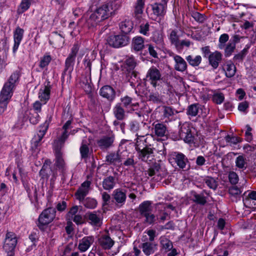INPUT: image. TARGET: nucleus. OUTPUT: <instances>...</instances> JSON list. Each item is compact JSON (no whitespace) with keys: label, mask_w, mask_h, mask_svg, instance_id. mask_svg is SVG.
<instances>
[{"label":"nucleus","mask_w":256,"mask_h":256,"mask_svg":"<svg viewBox=\"0 0 256 256\" xmlns=\"http://www.w3.org/2000/svg\"><path fill=\"white\" fill-rule=\"evenodd\" d=\"M120 7V4L117 0L107 2L96 8L91 14L88 22L92 26H96L100 22L110 17Z\"/></svg>","instance_id":"nucleus-1"},{"label":"nucleus","mask_w":256,"mask_h":256,"mask_svg":"<svg viewBox=\"0 0 256 256\" xmlns=\"http://www.w3.org/2000/svg\"><path fill=\"white\" fill-rule=\"evenodd\" d=\"M135 149L137 152L138 158L142 162L148 164L151 163L154 160V148L151 146L148 142L147 134H142L137 132L136 134Z\"/></svg>","instance_id":"nucleus-2"},{"label":"nucleus","mask_w":256,"mask_h":256,"mask_svg":"<svg viewBox=\"0 0 256 256\" xmlns=\"http://www.w3.org/2000/svg\"><path fill=\"white\" fill-rule=\"evenodd\" d=\"M126 140H122L116 152L108 153L106 157V162L108 164L112 166H119L122 160H125L128 156V152L124 146Z\"/></svg>","instance_id":"nucleus-3"},{"label":"nucleus","mask_w":256,"mask_h":256,"mask_svg":"<svg viewBox=\"0 0 256 256\" xmlns=\"http://www.w3.org/2000/svg\"><path fill=\"white\" fill-rule=\"evenodd\" d=\"M146 83H149L153 88L158 89L162 87L163 78L160 70L152 66L147 71L144 79Z\"/></svg>","instance_id":"nucleus-4"},{"label":"nucleus","mask_w":256,"mask_h":256,"mask_svg":"<svg viewBox=\"0 0 256 256\" xmlns=\"http://www.w3.org/2000/svg\"><path fill=\"white\" fill-rule=\"evenodd\" d=\"M56 210L52 208L44 210L40 214L38 218V226L42 230L48 226L56 218Z\"/></svg>","instance_id":"nucleus-5"},{"label":"nucleus","mask_w":256,"mask_h":256,"mask_svg":"<svg viewBox=\"0 0 256 256\" xmlns=\"http://www.w3.org/2000/svg\"><path fill=\"white\" fill-rule=\"evenodd\" d=\"M64 143L61 144L60 142H54V166L62 172L66 170V164L64 158V154L61 151Z\"/></svg>","instance_id":"nucleus-6"},{"label":"nucleus","mask_w":256,"mask_h":256,"mask_svg":"<svg viewBox=\"0 0 256 256\" xmlns=\"http://www.w3.org/2000/svg\"><path fill=\"white\" fill-rule=\"evenodd\" d=\"M80 46L78 44H74L71 48L70 52L65 60V66L62 75L68 74L70 76L74 70V66L76 54L79 50Z\"/></svg>","instance_id":"nucleus-7"},{"label":"nucleus","mask_w":256,"mask_h":256,"mask_svg":"<svg viewBox=\"0 0 256 256\" xmlns=\"http://www.w3.org/2000/svg\"><path fill=\"white\" fill-rule=\"evenodd\" d=\"M130 37L126 34L112 35L108 37V44L114 48H118L128 44Z\"/></svg>","instance_id":"nucleus-8"},{"label":"nucleus","mask_w":256,"mask_h":256,"mask_svg":"<svg viewBox=\"0 0 256 256\" xmlns=\"http://www.w3.org/2000/svg\"><path fill=\"white\" fill-rule=\"evenodd\" d=\"M168 161L172 166H176L182 169L186 168V163L188 162V160L184 154L176 152L170 154Z\"/></svg>","instance_id":"nucleus-9"},{"label":"nucleus","mask_w":256,"mask_h":256,"mask_svg":"<svg viewBox=\"0 0 256 256\" xmlns=\"http://www.w3.org/2000/svg\"><path fill=\"white\" fill-rule=\"evenodd\" d=\"M181 139L189 144H196V136L192 134L191 128L188 124H183L179 130Z\"/></svg>","instance_id":"nucleus-10"},{"label":"nucleus","mask_w":256,"mask_h":256,"mask_svg":"<svg viewBox=\"0 0 256 256\" xmlns=\"http://www.w3.org/2000/svg\"><path fill=\"white\" fill-rule=\"evenodd\" d=\"M51 118L52 117L50 116L48 118V120H46L45 122L40 126L38 132L35 134L32 138V144L35 146H38L41 142L44 136L45 135L48 129L49 124L51 121Z\"/></svg>","instance_id":"nucleus-11"},{"label":"nucleus","mask_w":256,"mask_h":256,"mask_svg":"<svg viewBox=\"0 0 256 256\" xmlns=\"http://www.w3.org/2000/svg\"><path fill=\"white\" fill-rule=\"evenodd\" d=\"M168 54L174 60V68L177 71L184 72L187 68V64L185 60L180 56L172 52H168Z\"/></svg>","instance_id":"nucleus-12"},{"label":"nucleus","mask_w":256,"mask_h":256,"mask_svg":"<svg viewBox=\"0 0 256 256\" xmlns=\"http://www.w3.org/2000/svg\"><path fill=\"white\" fill-rule=\"evenodd\" d=\"M91 182L90 181L86 180L80 186L75 193V196L80 202L84 200L85 196L88 194L90 190Z\"/></svg>","instance_id":"nucleus-13"},{"label":"nucleus","mask_w":256,"mask_h":256,"mask_svg":"<svg viewBox=\"0 0 256 256\" xmlns=\"http://www.w3.org/2000/svg\"><path fill=\"white\" fill-rule=\"evenodd\" d=\"M112 198L118 206H122L126 202V192L120 188L116 189L112 192Z\"/></svg>","instance_id":"nucleus-14"},{"label":"nucleus","mask_w":256,"mask_h":256,"mask_svg":"<svg viewBox=\"0 0 256 256\" xmlns=\"http://www.w3.org/2000/svg\"><path fill=\"white\" fill-rule=\"evenodd\" d=\"M100 94L103 98H106L108 102H112L116 98V92L110 86H104L100 88Z\"/></svg>","instance_id":"nucleus-15"},{"label":"nucleus","mask_w":256,"mask_h":256,"mask_svg":"<svg viewBox=\"0 0 256 256\" xmlns=\"http://www.w3.org/2000/svg\"><path fill=\"white\" fill-rule=\"evenodd\" d=\"M167 2L162 0L160 2H155L151 5L153 14L156 16H164L166 13Z\"/></svg>","instance_id":"nucleus-16"},{"label":"nucleus","mask_w":256,"mask_h":256,"mask_svg":"<svg viewBox=\"0 0 256 256\" xmlns=\"http://www.w3.org/2000/svg\"><path fill=\"white\" fill-rule=\"evenodd\" d=\"M122 106L127 109L128 112L137 110L138 106V102H133L132 98L126 96L120 98Z\"/></svg>","instance_id":"nucleus-17"},{"label":"nucleus","mask_w":256,"mask_h":256,"mask_svg":"<svg viewBox=\"0 0 256 256\" xmlns=\"http://www.w3.org/2000/svg\"><path fill=\"white\" fill-rule=\"evenodd\" d=\"M24 34V30L20 27H17L14 32V44L12 48V52L14 54L16 53L19 47L23 38Z\"/></svg>","instance_id":"nucleus-18"},{"label":"nucleus","mask_w":256,"mask_h":256,"mask_svg":"<svg viewBox=\"0 0 256 256\" xmlns=\"http://www.w3.org/2000/svg\"><path fill=\"white\" fill-rule=\"evenodd\" d=\"M114 140V136H104L98 140L97 144L101 150H104L112 146Z\"/></svg>","instance_id":"nucleus-19"},{"label":"nucleus","mask_w":256,"mask_h":256,"mask_svg":"<svg viewBox=\"0 0 256 256\" xmlns=\"http://www.w3.org/2000/svg\"><path fill=\"white\" fill-rule=\"evenodd\" d=\"M51 85L50 82H47L44 89L41 88L38 94V98L43 104H46L50 99Z\"/></svg>","instance_id":"nucleus-20"},{"label":"nucleus","mask_w":256,"mask_h":256,"mask_svg":"<svg viewBox=\"0 0 256 256\" xmlns=\"http://www.w3.org/2000/svg\"><path fill=\"white\" fill-rule=\"evenodd\" d=\"M88 222L92 226L100 227L102 224V218L96 212H90L86 214Z\"/></svg>","instance_id":"nucleus-21"},{"label":"nucleus","mask_w":256,"mask_h":256,"mask_svg":"<svg viewBox=\"0 0 256 256\" xmlns=\"http://www.w3.org/2000/svg\"><path fill=\"white\" fill-rule=\"evenodd\" d=\"M222 59V54L218 51L211 53L208 56L209 64L214 69H216L219 66Z\"/></svg>","instance_id":"nucleus-22"},{"label":"nucleus","mask_w":256,"mask_h":256,"mask_svg":"<svg viewBox=\"0 0 256 256\" xmlns=\"http://www.w3.org/2000/svg\"><path fill=\"white\" fill-rule=\"evenodd\" d=\"M96 54L97 53L94 50H92L88 52L85 56L84 65L88 76H90L91 72L92 62L95 60Z\"/></svg>","instance_id":"nucleus-23"},{"label":"nucleus","mask_w":256,"mask_h":256,"mask_svg":"<svg viewBox=\"0 0 256 256\" xmlns=\"http://www.w3.org/2000/svg\"><path fill=\"white\" fill-rule=\"evenodd\" d=\"M244 203L248 208H256V191L250 192L244 200Z\"/></svg>","instance_id":"nucleus-24"},{"label":"nucleus","mask_w":256,"mask_h":256,"mask_svg":"<svg viewBox=\"0 0 256 256\" xmlns=\"http://www.w3.org/2000/svg\"><path fill=\"white\" fill-rule=\"evenodd\" d=\"M82 88L88 96V97L91 99H92L94 96V90L90 82V76H89L88 78H85L84 79L82 80Z\"/></svg>","instance_id":"nucleus-25"},{"label":"nucleus","mask_w":256,"mask_h":256,"mask_svg":"<svg viewBox=\"0 0 256 256\" xmlns=\"http://www.w3.org/2000/svg\"><path fill=\"white\" fill-rule=\"evenodd\" d=\"M20 76V71L16 70L12 74L4 84L16 89V86L18 84Z\"/></svg>","instance_id":"nucleus-26"},{"label":"nucleus","mask_w":256,"mask_h":256,"mask_svg":"<svg viewBox=\"0 0 256 256\" xmlns=\"http://www.w3.org/2000/svg\"><path fill=\"white\" fill-rule=\"evenodd\" d=\"M15 89L4 84L0 92V98L10 101Z\"/></svg>","instance_id":"nucleus-27"},{"label":"nucleus","mask_w":256,"mask_h":256,"mask_svg":"<svg viewBox=\"0 0 256 256\" xmlns=\"http://www.w3.org/2000/svg\"><path fill=\"white\" fill-rule=\"evenodd\" d=\"M142 248L144 254L149 256L157 250V244L152 241H146L142 244Z\"/></svg>","instance_id":"nucleus-28"},{"label":"nucleus","mask_w":256,"mask_h":256,"mask_svg":"<svg viewBox=\"0 0 256 256\" xmlns=\"http://www.w3.org/2000/svg\"><path fill=\"white\" fill-rule=\"evenodd\" d=\"M114 116L118 120H123L126 116V112L120 103H117L113 108Z\"/></svg>","instance_id":"nucleus-29"},{"label":"nucleus","mask_w":256,"mask_h":256,"mask_svg":"<svg viewBox=\"0 0 256 256\" xmlns=\"http://www.w3.org/2000/svg\"><path fill=\"white\" fill-rule=\"evenodd\" d=\"M162 112L164 118L169 120L174 119V116L178 114L177 110L170 106H166L162 107Z\"/></svg>","instance_id":"nucleus-30"},{"label":"nucleus","mask_w":256,"mask_h":256,"mask_svg":"<svg viewBox=\"0 0 256 256\" xmlns=\"http://www.w3.org/2000/svg\"><path fill=\"white\" fill-rule=\"evenodd\" d=\"M154 128H152L154 132L158 136L162 137L166 135L167 132L166 126L162 123L154 124Z\"/></svg>","instance_id":"nucleus-31"},{"label":"nucleus","mask_w":256,"mask_h":256,"mask_svg":"<svg viewBox=\"0 0 256 256\" xmlns=\"http://www.w3.org/2000/svg\"><path fill=\"white\" fill-rule=\"evenodd\" d=\"M204 192L208 194L204 190L200 194H197L196 192H194L192 194V201L201 206L205 205L207 202L208 198L204 196Z\"/></svg>","instance_id":"nucleus-32"},{"label":"nucleus","mask_w":256,"mask_h":256,"mask_svg":"<svg viewBox=\"0 0 256 256\" xmlns=\"http://www.w3.org/2000/svg\"><path fill=\"white\" fill-rule=\"evenodd\" d=\"M235 164L237 168L244 170L248 166V162L246 156L244 154H241L236 158Z\"/></svg>","instance_id":"nucleus-33"},{"label":"nucleus","mask_w":256,"mask_h":256,"mask_svg":"<svg viewBox=\"0 0 256 256\" xmlns=\"http://www.w3.org/2000/svg\"><path fill=\"white\" fill-rule=\"evenodd\" d=\"M17 241H4L3 248L8 254L7 256H14V250Z\"/></svg>","instance_id":"nucleus-34"},{"label":"nucleus","mask_w":256,"mask_h":256,"mask_svg":"<svg viewBox=\"0 0 256 256\" xmlns=\"http://www.w3.org/2000/svg\"><path fill=\"white\" fill-rule=\"evenodd\" d=\"M144 40L140 36L134 37L132 40L133 49L136 52L140 51L144 48Z\"/></svg>","instance_id":"nucleus-35"},{"label":"nucleus","mask_w":256,"mask_h":256,"mask_svg":"<svg viewBox=\"0 0 256 256\" xmlns=\"http://www.w3.org/2000/svg\"><path fill=\"white\" fill-rule=\"evenodd\" d=\"M90 144V140L88 139V141L86 140V139H83L82 142V145L80 147V152L82 156V158H87L88 156V154L90 152V149L88 148V145Z\"/></svg>","instance_id":"nucleus-36"},{"label":"nucleus","mask_w":256,"mask_h":256,"mask_svg":"<svg viewBox=\"0 0 256 256\" xmlns=\"http://www.w3.org/2000/svg\"><path fill=\"white\" fill-rule=\"evenodd\" d=\"M120 28L123 33L125 34L130 33L133 28L132 21L129 20H126L122 22L120 24Z\"/></svg>","instance_id":"nucleus-37"},{"label":"nucleus","mask_w":256,"mask_h":256,"mask_svg":"<svg viewBox=\"0 0 256 256\" xmlns=\"http://www.w3.org/2000/svg\"><path fill=\"white\" fill-rule=\"evenodd\" d=\"M224 70L225 71L226 77L232 78L236 74V67L233 63L228 62L224 64Z\"/></svg>","instance_id":"nucleus-38"},{"label":"nucleus","mask_w":256,"mask_h":256,"mask_svg":"<svg viewBox=\"0 0 256 256\" xmlns=\"http://www.w3.org/2000/svg\"><path fill=\"white\" fill-rule=\"evenodd\" d=\"M116 184L115 178L112 176L105 178L102 182V187L106 190L112 189Z\"/></svg>","instance_id":"nucleus-39"},{"label":"nucleus","mask_w":256,"mask_h":256,"mask_svg":"<svg viewBox=\"0 0 256 256\" xmlns=\"http://www.w3.org/2000/svg\"><path fill=\"white\" fill-rule=\"evenodd\" d=\"M32 1V0H22L18 7L17 14H20L26 11L30 8Z\"/></svg>","instance_id":"nucleus-40"},{"label":"nucleus","mask_w":256,"mask_h":256,"mask_svg":"<svg viewBox=\"0 0 256 256\" xmlns=\"http://www.w3.org/2000/svg\"><path fill=\"white\" fill-rule=\"evenodd\" d=\"M71 124L72 121L70 120H68L66 122V124L62 126V128L64 130V132L58 140H54L55 142H60L61 144L64 143L66 140L67 139L68 136L67 130L70 128Z\"/></svg>","instance_id":"nucleus-41"},{"label":"nucleus","mask_w":256,"mask_h":256,"mask_svg":"<svg viewBox=\"0 0 256 256\" xmlns=\"http://www.w3.org/2000/svg\"><path fill=\"white\" fill-rule=\"evenodd\" d=\"M151 203L149 201H144L139 206V211L142 216L150 213L152 211Z\"/></svg>","instance_id":"nucleus-42"},{"label":"nucleus","mask_w":256,"mask_h":256,"mask_svg":"<svg viewBox=\"0 0 256 256\" xmlns=\"http://www.w3.org/2000/svg\"><path fill=\"white\" fill-rule=\"evenodd\" d=\"M200 110V105L198 104H192L188 107L186 114L191 116H196L198 115Z\"/></svg>","instance_id":"nucleus-43"},{"label":"nucleus","mask_w":256,"mask_h":256,"mask_svg":"<svg viewBox=\"0 0 256 256\" xmlns=\"http://www.w3.org/2000/svg\"><path fill=\"white\" fill-rule=\"evenodd\" d=\"M168 38L171 44L174 46L176 48L180 41L179 36L178 34L177 30H170Z\"/></svg>","instance_id":"nucleus-44"},{"label":"nucleus","mask_w":256,"mask_h":256,"mask_svg":"<svg viewBox=\"0 0 256 256\" xmlns=\"http://www.w3.org/2000/svg\"><path fill=\"white\" fill-rule=\"evenodd\" d=\"M80 202L86 208L90 209L96 208L98 204L97 201L95 199L90 198H87L86 199L84 198V200Z\"/></svg>","instance_id":"nucleus-45"},{"label":"nucleus","mask_w":256,"mask_h":256,"mask_svg":"<svg viewBox=\"0 0 256 256\" xmlns=\"http://www.w3.org/2000/svg\"><path fill=\"white\" fill-rule=\"evenodd\" d=\"M186 60L189 64L192 66H198L202 62V57L200 56H194L190 55L186 56Z\"/></svg>","instance_id":"nucleus-46"},{"label":"nucleus","mask_w":256,"mask_h":256,"mask_svg":"<svg viewBox=\"0 0 256 256\" xmlns=\"http://www.w3.org/2000/svg\"><path fill=\"white\" fill-rule=\"evenodd\" d=\"M190 14L194 20L199 23H203L206 20V16L204 14H200L198 12L192 11Z\"/></svg>","instance_id":"nucleus-47"},{"label":"nucleus","mask_w":256,"mask_h":256,"mask_svg":"<svg viewBox=\"0 0 256 256\" xmlns=\"http://www.w3.org/2000/svg\"><path fill=\"white\" fill-rule=\"evenodd\" d=\"M204 182L207 186L214 190H216L218 187V182L212 177H207L204 180Z\"/></svg>","instance_id":"nucleus-48"},{"label":"nucleus","mask_w":256,"mask_h":256,"mask_svg":"<svg viewBox=\"0 0 256 256\" xmlns=\"http://www.w3.org/2000/svg\"><path fill=\"white\" fill-rule=\"evenodd\" d=\"M52 60V57L50 55H44L40 58L39 66L40 68L43 69L48 66L50 62Z\"/></svg>","instance_id":"nucleus-49"},{"label":"nucleus","mask_w":256,"mask_h":256,"mask_svg":"<svg viewBox=\"0 0 256 256\" xmlns=\"http://www.w3.org/2000/svg\"><path fill=\"white\" fill-rule=\"evenodd\" d=\"M225 140L229 145L232 146L236 144H237L242 142V140L238 136H231L230 135H228L225 137Z\"/></svg>","instance_id":"nucleus-50"},{"label":"nucleus","mask_w":256,"mask_h":256,"mask_svg":"<svg viewBox=\"0 0 256 256\" xmlns=\"http://www.w3.org/2000/svg\"><path fill=\"white\" fill-rule=\"evenodd\" d=\"M29 120L31 124H36L40 120V116L38 113L33 112L32 110H30L28 112Z\"/></svg>","instance_id":"nucleus-51"},{"label":"nucleus","mask_w":256,"mask_h":256,"mask_svg":"<svg viewBox=\"0 0 256 256\" xmlns=\"http://www.w3.org/2000/svg\"><path fill=\"white\" fill-rule=\"evenodd\" d=\"M148 100L150 101L157 104L161 103L162 100V96L158 92L150 94L148 96Z\"/></svg>","instance_id":"nucleus-52"},{"label":"nucleus","mask_w":256,"mask_h":256,"mask_svg":"<svg viewBox=\"0 0 256 256\" xmlns=\"http://www.w3.org/2000/svg\"><path fill=\"white\" fill-rule=\"evenodd\" d=\"M229 36L226 34H222L219 38L218 44L220 49H224L226 46V43L228 40Z\"/></svg>","instance_id":"nucleus-53"},{"label":"nucleus","mask_w":256,"mask_h":256,"mask_svg":"<svg viewBox=\"0 0 256 256\" xmlns=\"http://www.w3.org/2000/svg\"><path fill=\"white\" fill-rule=\"evenodd\" d=\"M129 154L130 152H128V154H127L128 156L125 158L126 160L124 161L122 164L125 166L134 167L136 164V162H135L134 160V156L131 155L130 157H128Z\"/></svg>","instance_id":"nucleus-54"},{"label":"nucleus","mask_w":256,"mask_h":256,"mask_svg":"<svg viewBox=\"0 0 256 256\" xmlns=\"http://www.w3.org/2000/svg\"><path fill=\"white\" fill-rule=\"evenodd\" d=\"M236 46L229 41L228 44L224 47V52L226 56H230L234 52Z\"/></svg>","instance_id":"nucleus-55"},{"label":"nucleus","mask_w":256,"mask_h":256,"mask_svg":"<svg viewBox=\"0 0 256 256\" xmlns=\"http://www.w3.org/2000/svg\"><path fill=\"white\" fill-rule=\"evenodd\" d=\"M150 30V24L148 22L142 24L140 26L139 32L145 36H148L149 35V32Z\"/></svg>","instance_id":"nucleus-56"},{"label":"nucleus","mask_w":256,"mask_h":256,"mask_svg":"<svg viewBox=\"0 0 256 256\" xmlns=\"http://www.w3.org/2000/svg\"><path fill=\"white\" fill-rule=\"evenodd\" d=\"M126 64L129 68L130 70H134L136 65V60L132 56L128 58L125 61Z\"/></svg>","instance_id":"nucleus-57"},{"label":"nucleus","mask_w":256,"mask_h":256,"mask_svg":"<svg viewBox=\"0 0 256 256\" xmlns=\"http://www.w3.org/2000/svg\"><path fill=\"white\" fill-rule=\"evenodd\" d=\"M190 45V42L188 40H180L178 44L175 48L178 51H181L184 47L188 48Z\"/></svg>","instance_id":"nucleus-58"},{"label":"nucleus","mask_w":256,"mask_h":256,"mask_svg":"<svg viewBox=\"0 0 256 256\" xmlns=\"http://www.w3.org/2000/svg\"><path fill=\"white\" fill-rule=\"evenodd\" d=\"M224 100V96L222 93H216L212 96L213 102L218 104H221Z\"/></svg>","instance_id":"nucleus-59"},{"label":"nucleus","mask_w":256,"mask_h":256,"mask_svg":"<svg viewBox=\"0 0 256 256\" xmlns=\"http://www.w3.org/2000/svg\"><path fill=\"white\" fill-rule=\"evenodd\" d=\"M130 130L131 132L136 133L140 132V124L136 120H133L130 123Z\"/></svg>","instance_id":"nucleus-60"},{"label":"nucleus","mask_w":256,"mask_h":256,"mask_svg":"<svg viewBox=\"0 0 256 256\" xmlns=\"http://www.w3.org/2000/svg\"><path fill=\"white\" fill-rule=\"evenodd\" d=\"M145 0H137L135 6V12L138 14H140L142 12V10L144 4Z\"/></svg>","instance_id":"nucleus-61"},{"label":"nucleus","mask_w":256,"mask_h":256,"mask_svg":"<svg viewBox=\"0 0 256 256\" xmlns=\"http://www.w3.org/2000/svg\"><path fill=\"white\" fill-rule=\"evenodd\" d=\"M228 178L232 184H236L238 182V176L236 172H230L228 174Z\"/></svg>","instance_id":"nucleus-62"},{"label":"nucleus","mask_w":256,"mask_h":256,"mask_svg":"<svg viewBox=\"0 0 256 256\" xmlns=\"http://www.w3.org/2000/svg\"><path fill=\"white\" fill-rule=\"evenodd\" d=\"M147 46L148 47V50L150 54L154 58H158L157 46H154L152 44H148Z\"/></svg>","instance_id":"nucleus-63"},{"label":"nucleus","mask_w":256,"mask_h":256,"mask_svg":"<svg viewBox=\"0 0 256 256\" xmlns=\"http://www.w3.org/2000/svg\"><path fill=\"white\" fill-rule=\"evenodd\" d=\"M142 216L146 218L144 220V222L149 224H152L156 221V216H155L152 214V212H150L146 214V215H144Z\"/></svg>","instance_id":"nucleus-64"}]
</instances>
